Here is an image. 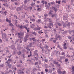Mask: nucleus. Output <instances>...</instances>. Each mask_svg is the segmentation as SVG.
Instances as JSON below:
<instances>
[{
    "label": "nucleus",
    "instance_id": "25",
    "mask_svg": "<svg viewBox=\"0 0 74 74\" xmlns=\"http://www.w3.org/2000/svg\"><path fill=\"white\" fill-rule=\"evenodd\" d=\"M49 22L50 23H52V22H52V21L51 20V19L49 18Z\"/></svg>",
    "mask_w": 74,
    "mask_h": 74
},
{
    "label": "nucleus",
    "instance_id": "37",
    "mask_svg": "<svg viewBox=\"0 0 74 74\" xmlns=\"http://www.w3.org/2000/svg\"><path fill=\"white\" fill-rule=\"evenodd\" d=\"M24 35V33H20V36H22Z\"/></svg>",
    "mask_w": 74,
    "mask_h": 74
},
{
    "label": "nucleus",
    "instance_id": "34",
    "mask_svg": "<svg viewBox=\"0 0 74 74\" xmlns=\"http://www.w3.org/2000/svg\"><path fill=\"white\" fill-rule=\"evenodd\" d=\"M44 16L45 17H46V16H48V14H45Z\"/></svg>",
    "mask_w": 74,
    "mask_h": 74
},
{
    "label": "nucleus",
    "instance_id": "51",
    "mask_svg": "<svg viewBox=\"0 0 74 74\" xmlns=\"http://www.w3.org/2000/svg\"><path fill=\"white\" fill-rule=\"evenodd\" d=\"M65 73H66V71H63V73H62V74H65Z\"/></svg>",
    "mask_w": 74,
    "mask_h": 74
},
{
    "label": "nucleus",
    "instance_id": "53",
    "mask_svg": "<svg viewBox=\"0 0 74 74\" xmlns=\"http://www.w3.org/2000/svg\"><path fill=\"white\" fill-rule=\"evenodd\" d=\"M57 66H58V67H60V64H58H58L57 65Z\"/></svg>",
    "mask_w": 74,
    "mask_h": 74
},
{
    "label": "nucleus",
    "instance_id": "14",
    "mask_svg": "<svg viewBox=\"0 0 74 74\" xmlns=\"http://www.w3.org/2000/svg\"><path fill=\"white\" fill-rule=\"evenodd\" d=\"M57 38H58L59 40H61L62 38V37H60V35H59L57 37Z\"/></svg>",
    "mask_w": 74,
    "mask_h": 74
},
{
    "label": "nucleus",
    "instance_id": "11",
    "mask_svg": "<svg viewBox=\"0 0 74 74\" xmlns=\"http://www.w3.org/2000/svg\"><path fill=\"white\" fill-rule=\"evenodd\" d=\"M28 40L27 38H25V37L24 38V42H25L27 41V40Z\"/></svg>",
    "mask_w": 74,
    "mask_h": 74
},
{
    "label": "nucleus",
    "instance_id": "55",
    "mask_svg": "<svg viewBox=\"0 0 74 74\" xmlns=\"http://www.w3.org/2000/svg\"><path fill=\"white\" fill-rule=\"evenodd\" d=\"M6 22H8V21H9V20H8V18H6Z\"/></svg>",
    "mask_w": 74,
    "mask_h": 74
},
{
    "label": "nucleus",
    "instance_id": "27",
    "mask_svg": "<svg viewBox=\"0 0 74 74\" xmlns=\"http://www.w3.org/2000/svg\"><path fill=\"white\" fill-rule=\"evenodd\" d=\"M58 73L59 74H61L62 73V71L59 70L58 71Z\"/></svg>",
    "mask_w": 74,
    "mask_h": 74
},
{
    "label": "nucleus",
    "instance_id": "1",
    "mask_svg": "<svg viewBox=\"0 0 74 74\" xmlns=\"http://www.w3.org/2000/svg\"><path fill=\"white\" fill-rule=\"evenodd\" d=\"M47 26V27H49V28L50 29H51L52 28L51 26H53V23H49Z\"/></svg>",
    "mask_w": 74,
    "mask_h": 74
},
{
    "label": "nucleus",
    "instance_id": "44",
    "mask_svg": "<svg viewBox=\"0 0 74 74\" xmlns=\"http://www.w3.org/2000/svg\"><path fill=\"white\" fill-rule=\"evenodd\" d=\"M45 41V39H42L41 40V41L42 42H44V41Z\"/></svg>",
    "mask_w": 74,
    "mask_h": 74
},
{
    "label": "nucleus",
    "instance_id": "39",
    "mask_svg": "<svg viewBox=\"0 0 74 74\" xmlns=\"http://www.w3.org/2000/svg\"><path fill=\"white\" fill-rule=\"evenodd\" d=\"M63 59V57H60V60H62V59Z\"/></svg>",
    "mask_w": 74,
    "mask_h": 74
},
{
    "label": "nucleus",
    "instance_id": "13",
    "mask_svg": "<svg viewBox=\"0 0 74 74\" xmlns=\"http://www.w3.org/2000/svg\"><path fill=\"white\" fill-rule=\"evenodd\" d=\"M26 49H27V50L29 51H30V52H31V51H30V50L29 49V46H27V47H26Z\"/></svg>",
    "mask_w": 74,
    "mask_h": 74
},
{
    "label": "nucleus",
    "instance_id": "45",
    "mask_svg": "<svg viewBox=\"0 0 74 74\" xmlns=\"http://www.w3.org/2000/svg\"><path fill=\"white\" fill-rule=\"evenodd\" d=\"M27 3V0H25L24 1V3Z\"/></svg>",
    "mask_w": 74,
    "mask_h": 74
},
{
    "label": "nucleus",
    "instance_id": "26",
    "mask_svg": "<svg viewBox=\"0 0 74 74\" xmlns=\"http://www.w3.org/2000/svg\"><path fill=\"white\" fill-rule=\"evenodd\" d=\"M30 55H28V57H30V56H32V53H31V51H30Z\"/></svg>",
    "mask_w": 74,
    "mask_h": 74
},
{
    "label": "nucleus",
    "instance_id": "9",
    "mask_svg": "<svg viewBox=\"0 0 74 74\" xmlns=\"http://www.w3.org/2000/svg\"><path fill=\"white\" fill-rule=\"evenodd\" d=\"M53 63L55 64H56L57 65L58 64V62H56V61L55 60L53 61Z\"/></svg>",
    "mask_w": 74,
    "mask_h": 74
},
{
    "label": "nucleus",
    "instance_id": "36",
    "mask_svg": "<svg viewBox=\"0 0 74 74\" xmlns=\"http://www.w3.org/2000/svg\"><path fill=\"white\" fill-rule=\"evenodd\" d=\"M63 48L64 49H67V47L66 46H64L63 47Z\"/></svg>",
    "mask_w": 74,
    "mask_h": 74
},
{
    "label": "nucleus",
    "instance_id": "60",
    "mask_svg": "<svg viewBox=\"0 0 74 74\" xmlns=\"http://www.w3.org/2000/svg\"><path fill=\"white\" fill-rule=\"evenodd\" d=\"M20 40V43H21L22 42V40H21V39H20V40Z\"/></svg>",
    "mask_w": 74,
    "mask_h": 74
},
{
    "label": "nucleus",
    "instance_id": "57",
    "mask_svg": "<svg viewBox=\"0 0 74 74\" xmlns=\"http://www.w3.org/2000/svg\"><path fill=\"white\" fill-rule=\"evenodd\" d=\"M40 23H42V24H43L44 23H43L41 21H40Z\"/></svg>",
    "mask_w": 74,
    "mask_h": 74
},
{
    "label": "nucleus",
    "instance_id": "54",
    "mask_svg": "<svg viewBox=\"0 0 74 74\" xmlns=\"http://www.w3.org/2000/svg\"><path fill=\"white\" fill-rule=\"evenodd\" d=\"M61 55H65V53L64 52H62V53L61 54Z\"/></svg>",
    "mask_w": 74,
    "mask_h": 74
},
{
    "label": "nucleus",
    "instance_id": "8",
    "mask_svg": "<svg viewBox=\"0 0 74 74\" xmlns=\"http://www.w3.org/2000/svg\"><path fill=\"white\" fill-rule=\"evenodd\" d=\"M72 74H74V66L72 67Z\"/></svg>",
    "mask_w": 74,
    "mask_h": 74
},
{
    "label": "nucleus",
    "instance_id": "22",
    "mask_svg": "<svg viewBox=\"0 0 74 74\" xmlns=\"http://www.w3.org/2000/svg\"><path fill=\"white\" fill-rule=\"evenodd\" d=\"M18 74H21V70H20L18 71Z\"/></svg>",
    "mask_w": 74,
    "mask_h": 74
},
{
    "label": "nucleus",
    "instance_id": "40",
    "mask_svg": "<svg viewBox=\"0 0 74 74\" xmlns=\"http://www.w3.org/2000/svg\"><path fill=\"white\" fill-rule=\"evenodd\" d=\"M41 21L40 20V19H39L38 20V21H37V22H38L39 23H40V22H41Z\"/></svg>",
    "mask_w": 74,
    "mask_h": 74
},
{
    "label": "nucleus",
    "instance_id": "38",
    "mask_svg": "<svg viewBox=\"0 0 74 74\" xmlns=\"http://www.w3.org/2000/svg\"><path fill=\"white\" fill-rule=\"evenodd\" d=\"M32 40H33V41H35V38H31Z\"/></svg>",
    "mask_w": 74,
    "mask_h": 74
},
{
    "label": "nucleus",
    "instance_id": "18",
    "mask_svg": "<svg viewBox=\"0 0 74 74\" xmlns=\"http://www.w3.org/2000/svg\"><path fill=\"white\" fill-rule=\"evenodd\" d=\"M21 10V8H18L16 10L17 11H19V10Z\"/></svg>",
    "mask_w": 74,
    "mask_h": 74
},
{
    "label": "nucleus",
    "instance_id": "28",
    "mask_svg": "<svg viewBox=\"0 0 74 74\" xmlns=\"http://www.w3.org/2000/svg\"><path fill=\"white\" fill-rule=\"evenodd\" d=\"M24 37L26 38L27 39L28 37H29V36L28 35H26Z\"/></svg>",
    "mask_w": 74,
    "mask_h": 74
},
{
    "label": "nucleus",
    "instance_id": "46",
    "mask_svg": "<svg viewBox=\"0 0 74 74\" xmlns=\"http://www.w3.org/2000/svg\"><path fill=\"white\" fill-rule=\"evenodd\" d=\"M58 47L59 48H61V47H60V45H58Z\"/></svg>",
    "mask_w": 74,
    "mask_h": 74
},
{
    "label": "nucleus",
    "instance_id": "21",
    "mask_svg": "<svg viewBox=\"0 0 74 74\" xmlns=\"http://www.w3.org/2000/svg\"><path fill=\"white\" fill-rule=\"evenodd\" d=\"M57 24L58 25V26H62V24H60V23H57Z\"/></svg>",
    "mask_w": 74,
    "mask_h": 74
},
{
    "label": "nucleus",
    "instance_id": "4",
    "mask_svg": "<svg viewBox=\"0 0 74 74\" xmlns=\"http://www.w3.org/2000/svg\"><path fill=\"white\" fill-rule=\"evenodd\" d=\"M24 27V28H25V29H26L27 30V32H30V31L29 30V29H30V28H27V27L26 26H25Z\"/></svg>",
    "mask_w": 74,
    "mask_h": 74
},
{
    "label": "nucleus",
    "instance_id": "15",
    "mask_svg": "<svg viewBox=\"0 0 74 74\" xmlns=\"http://www.w3.org/2000/svg\"><path fill=\"white\" fill-rule=\"evenodd\" d=\"M30 20L31 21H32L33 22H35V19H34H34L30 18Z\"/></svg>",
    "mask_w": 74,
    "mask_h": 74
},
{
    "label": "nucleus",
    "instance_id": "23",
    "mask_svg": "<svg viewBox=\"0 0 74 74\" xmlns=\"http://www.w3.org/2000/svg\"><path fill=\"white\" fill-rule=\"evenodd\" d=\"M32 34H34V35H35V36H36V34H37V33L36 32H32Z\"/></svg>",
    "mask_w": 74,
    "mask_h": 74
},
{
    "label": "nucleus",
    "instance_id": "62",
    "mask_svg": "<svg viewBox=\"0 0 74 74\" xmlns=\"http://www.w3.org/2000/svg\"><path fill=\"white\" fill-rule=\"evenodd\" d=\"M67 33V31H64V34H66Z\"/></svg>",
    "mask_w": 74,
    "mask_h": 74
},
{
    "label": "nucleus",
    "instance_id": "41",
    "mask_svg": "<svg viewBox=\"0 0 74 74\" xmlns=\"http://www.w3.org/2000/svg\"><path fill=\"white\" fill-rule=\"evenodd\" d=\"M67 37H68L69 39V40H71V37H70V36H67Z\"/></svg>",
    "mask_w": 74,
    "mask_h": 74
},
{
    "label": "nucleus",
    "instance_id": "12",
    "mask_svg": "<svg viewBox=\"0 0 74 74\" xmlns=\"http://www.w3.org/2000/svg\"><path fill=\"white\" fill-rule=\"evenodd\" d=\"M52 14H53V11L52 10H50L49 12V14L50 15H52Z\"/></svg>",
    "mask_w": 74,
    "mask_h": 74
},
{
    "label": "nucleus",
    "instance_id": "17",
    "mask_svg": "<svg viewBox=\"0 0 74 74\" xmlns=\"http://www.w3.org/2000/svg\"><path fill=\"white\" fill-rule=\"evenodd\" d=\"M9 26H14V25H13L12 24V23H10L9 24Z\"/></svg>",
    "mask_w": 74,
    "mask_h": 74
},
{
    "label": "nucleus",
    "instance_id": "50",
    "mask_svg": "<svg viewBox=\"0 0 74 74\" xmlns=\"http://www.w3.org/2000/svg\"><path fill=\"white\" fill-rule=\"evenodd\" d=\"M23 58H25V54H23Z\"/></svg>",
    "mask_w": 74,
    "mask_h": 74
},
{
    "label": "nucleus",
    "instance_id": "58",
    "mask_svg": "<svg viewBox=\"0 0 74 74\" xmlns=\"http://www.w3.org/2000/svg\"><path fill=\"white\" fill-rule=\"evenodd\" d=\"M44 28H45V29H47V28H48V27H47V26H45L44 27Z\"/></svg>",
    "mask_w": 74,
    "mask_h": 74
},
{
    "label": "nucleus",
    "instance_id": "6",
    "mask_svg": "<svg viewBox=\"0 0 74 74\" xmlns=\"http://www.w3.org/2000/svg\"><path fill=\"white\" fill-rule=\"evenodd\" d=\"M1 34L2 35V37H6V36H7L6 35V34L5 33H3L2 32L1 33Z\"/></svg>",
    "mask_w": 74,
    "mask_h": 74
},
{
    "label": "nucleus",
    "instance_id": "3",
    "mask_svg": "<svg viewBox=\"0 0 74 74\" xmlns=\"http://www.w3.org/2000/svg\"><path fill=\"white\" fill-rule=\"evenodd\" d=\"M5 63H7V66H8L9 68H11V64H10V62H9L8 61H7Z\"/></svg>",
    "mask_w": 74,
    "mask_h": 74
},
{
    "label": "nucleus",
    "instance_id": "64",
    "mask_svg": "<svg viewBox=\"0 0 74 74\" xmlns=\"http://www.w3.org/2000/svg\"><path fill=\"white\" fill-rule=\"evenodd\" d=\"M9 23H11V21L10 20H9L8 22Z\"/></svg>",
    "mask_w": 74,
    "mask_h": 74
},
{
    "label": "nucleus",
    "instance_id": "7",
    "mask_svg": "<svg viewBox=\"0 0 74 74\" xmlns=\"http://www.w3.org/2000/svg\"><path fill=\"white\" fill-rule=\"evenodd\" d=\"M33 44H32V42H31L30 43H29V47L30 48L32 47H34V46H33Z\"/></svg>",
    "mask_w": 74,
    "mask_h": 74
},
{
    "label": "nucleus",
    "instance_id": "30",
    "mask_svg": "<svg viewBox=\"0 0 74 74\" xmlns=\"http://www.w3.org/2000/svg\"><path fill=\"white\" fill-rule=\"evenodd\" d=\"M20 27L21 29H22L23 28V26H22V25H21Z\"/></svg>",
    "mask_w": 74,
    "mask_h": 74
},
{
    "label": "nucleus",
    "instance_id": "59",
    "mask_svg": "<svg viewBox=\"0 0 74 74\" xmlns=\"http://www.w3.org/2000/svg\"><path fill=\"white\" fill-rule=\"evenodd\" d=\"M45 62H48V60H47L45 59Z\"/></svg>",
    "mask_w": 74,
    "mask_h": 74
},
{
    "label": "nucleus",
    "instance_id": "47",
    "mask_svg": "<svg viewBox=\"0 0 74 74\" xmlns=\"http://www.w3.org/2000/svg\"><path fill=\"white\" fill-rule=\"evenodd\" d=\"M35 4V3H32L31 4V5H32V6H33Z\"/></svg>",
    "mask_w": 74,
    "mask_h": 74
},
{
    "label": "nucleus",
    "instance_id": "42",
    "mask_svg": "<svg viewBox=\"0 0 74 74\" xmlns=\"http://www.w3.org/2000/svg\"><path fill=\"white\" fill-rule=\"evenodd\" d=\"M45 7H46V9L49 8V6H48V5L45 6Z\"/></svg>",
    "mask_w": 74,
    "mask_h": 74
},
{
    "label": "nucleus",
    "instance_id": "48",
    "mask_svg": "<svg viewBox=\"0 0 74 74\" xmlns=\"http://www.w3.org/2000/svg\"><path fill=\"white\" fill-rule=\"evenodd\" d=\"M8 62H11V59H8Z\"/></svg>",
    "mask_w": 74,
    "mask_h": 74
},
{
    "label": "nucleus",
    "instance_id": "52",
    "mask_svg": "<svg viewBox=\"0 0 74 74\" xmlns=\"http://www.w3.org/2000/svg\"><path fill=\"white\" fill-rule=\"evenodd\" d=\"M45 66L46 67V68H47V67H48V65H47V64H45Z\"/></svg>",
    "mask_w": 74,
    "mask_h": 74
},
{
    "label": "nucleus",
    "instance_id": "61",
    "mask_svg": "<svg viewBox=\"0 0 74 74\" xmlns=\"http://www.w3.org/2000/svg\"><path fill=\"white\" fill-rule=\"evenodd\" d=\"M66 45V43L65 42H64V44L63 45V46H64V47H65Z\"/></svg>",
    "mask_w": 74,
    "mask_h": 74
},
{
    "label": "nucleus",
    "instance_id": "24",
    "mask_svg": "<svg viewBox=\"0 0 74 74\" xmlns=\"http://www.w3.org/2000/svg\"><path fill=\"white\" fill-rule=\"evenodd\" d=\"M67 26V25H66V23H64L63 25V26L64 27H66Z\"/></svg>",
    "mask_w": 74,
    "mask_h": 74
},
{
    "label": "nucleus",
    "instance_id": "20",
    "mask_svg": "<svg viewBox=\"0 0 74 74\" xmlns=\"http://www.w3.org/2000/svg\"><path fill=\"white\" fill-rule=\"evenodd\" d=\"M70 23L69 22L68 23V24H67V25L68 27H70Z\"/></svg>",
    "mask_w": 74,
    "mask_h": 74
},
{
    "label": "nucleus",
    "instance_id": "63",
    "mask_svg": "<svg viewBox=\"0 0 74 74\" xmlns=\"http://www.w3.org/2000/svg\"><path fill=\"white\" fill-rule=\"evenodd\" d=\"M0 42L1 43V42H2V40L0 38Z\"/></svg>",
    "mask_w": 74,
    "mask_h": 74
},
{
    "label": "nucleus",
    "instance_id": "2",
    "mask_svg": "<svg viewBox=\"0 0 74 74\" xmlns=\"http://www.w3.org/2000/svg\"><path fill=\"white\" fill-rule=\"evenodd\" d=\"M37 27L34 28V30H40V27L38 25H36Z\"/></svg>",
    "mask_w": 74,
    "mask_h": 74
},
{
    "label": "nucleus",
    "instance_id": "5",
    "mask_svg": "<svg viewBox=\"0 0 74 74\" xmlns=\"http://www.w3.org/2000/svg\"><path fill=\"white\" fill-rule=\"evenodd\" d=\"M53 10L55 11V13H56V12H57L58 10V8L55 7H53Z\"/></svg>",
    "mask_w": 74,
    "mask_h": 74
},
{
    "label": "nucleus",
    "instance_id": "43",
    "mask_svg": "<svg viewBox=\"0 0 74 74\" xmlns=\"http://www.w3.org/2000/svg\"><path fill=\"white\" fill-rule=\"evenodd\" d=\"M55 15L54 14H52V16H51L52 18H53V17H54V16H55Z\"/></svg>",
    "mask_w": 74,
    "mask_h": 74
},
{
    "label": "nucleus",
    "instance_id": "32",
    "mask_svg": "<svg viewBox=\"0 0 74 74\" xmlns=\"http://www.w3.org/2000/svg\"><path fill=\"white\" fill-rule=\"evenodd\" d=\"M45 71L46 72H48V69H45Z\"/></svg>",
    "mask_w": 74,
    "mask_h": 74
},
{
    "label": "nucleus",
    "instance_id": "49",
    "mask_svg": "<svg viewBox=\"0 0 74 74\" xmlns=\"http://www.w3.org/2000/svg\"><path fill=\"white\" fill-rule=\"evenodd\" d=\"M20 63H21V65H22V60H20Z\"/></svg>",
    "mask_w": 74,
    "mask_h": 74
},
{
    "label": "nucleus",
    "instance_id": "33",
    "mask_svg": "<svg viewBox=\"0 0 74 74\" xmlns=\"http://www.w3.org/2000/svg\"><path fill=\"white\" fill-rule=\"evenodd\" d=\"M37 70V69L35 68H34L33 69V71H35L36 70Z\"/></svg>",
    "mask_w": 74,
    "mask_h": 74
},
{
    "label": "nucleus",
    "instance_id": "16",
    "mask_svg": "<svg viewBox=\"0 0 74 74\" xmlns=\"http://www.w3.org/2000/svg\"><path fill=\"white\" fill-rule=\"evenodd\" d=\"M17 53L18 55H21V51L18 52H17Z\"/></svg>",
    "mask_w": 74,
    "mask_h": 74
},
{
    "label": "nucleus",
    "instance_id": "35",
    "mask_svg": "<svg viewBox=\"0 0 74 74\" xmlns=\"http://www.w3.org/2000/svg\"><path fill=\"white\" fill-rule=\"evenodd\" d=\"M2 9L3 11H4V10H5V8H4V7H2Z\"/></svg>",
    "mask_w": 74,
    "mask_h": 74
},
{
    "label": "nucleus",
    "instance_id": "31",
    "mask_svg": "<svg viewBox=\"0 0 74 74\" xmlns=\"http://www.w3.org/2000/svg\"><path fill=\"white\" fill-rule=\"evenodd\" d=\"M35 55H36L37 56H38V54L37 53H35Z\"/></svg>",
    "mask_w": 74,
    "mask_h": 74
},
{
    "label": "nucleus",
    "instance_id": "10",
    "mask_svg": "<svg viewBox=\"0 0 74 74\" xmlns=\"http://www.w3.org/2000/svg\"><path fill=\"white\" fill-rule=\"evenodd\" d=\"M41 10H42L40 8H38L37 9V10L38 12H40V11H41Z\"/></svg>",
    "mask_w": 74,
    "mask_h": 74
},
{
    "label": "nucleus",
    "instance_id": "29",
    "mask_svg": "<svg viewBox=\"0 0 74 74\" xmlns=\"http://www.w3.org/2000/svg\"><path fill=\"white\" fill-rule=\"evenodd\" d=\"M68 59L66 58L65 59L64 62H68Z\"/></svg>",
    "mask_w": 74,
    "mask_h": 74
},
{
    "label": "nucleus",
    "instance_id": "56",
    "mask_svg": "<svg viewBox=\"0 0 74 74\" xmlns=\"http://www.w3.org/2000/svg\"><path fill=\"white\" fill-rule=\"evenodd\" d=\"M59 61L60 62H61V63H62V61L61 60H60H60H59Z\"/></svg>",
    "mask_w": 74,
    "mask_h": 74
},
{
    "label": "nucleus",
    "instance_id": "19",
    "mask_svg": "<svg viewBox=\"0 0 74 74\" xmlns=\"http://www.w3.org/2000/svg\"><path fill=\"white\" fill-rule=\"evenodd\" d=\"M53 38H50V39L49 40L50 41H53Z\"/></svg>",
    "mask_w": 74,
    "mask_h": 74
}]
</instances>
